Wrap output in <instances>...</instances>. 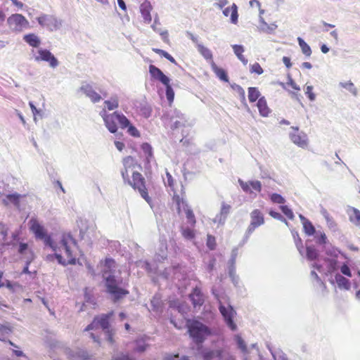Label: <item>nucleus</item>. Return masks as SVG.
<instances>
[{
    "label": "nucleus",
    "instance_id": "f257e3e1",
    "mask_svg": "<svg viewBox=\"0 0 360 360\" xmlns=\"http://www.w3.org/2000/svg\"><path fill=\"white\" fill-rule=\"evenodd\" d=\"M30 230L37 239L44 240L46 245L50 247L54 252V255L59 264L66 266L76 263L75 249L77 243L70 234H63L59 242L53 241L47 234L45 228L36 218L29 221Z\"/></svg>",
    "mask_w": 360,
    "mask_h": 360
},
{
    "label": "nucleus",
    "instance_id": "f03ea898",
    "mask_svg": "<svg viewBox=\"0 0 360 360\" xmlns=\"http://www.w3.org/2000/svg\"><path fill=\"white\" fill-rule=\"evenodd\" d=\"M123 169L121 175L124 184L131 186L134 190L138 191L141 196L148 203L152 202V199L148 195V188L144 176L139 172L134 171L136 167L141 168L136 160L132 156H127L122 159Z\"/></svg>",
    "mask_w": 360,
    "mask_h": 360
},
{
    "label": "nucleus",
    "instance_id": "7ed1b4c3",
    "mask_svg": "<svg viewBox=\"0 0 360 360\" xmlns=\"http://www.w3.org/2000/svg\"><path fill=\"white\" fill-rule=\"evenodd\" d=\"M104 269L102 271L103 276L105 280L107 292L113 296V301L115 302L127 295L129 290L120 288L117 285L115 277L112 275L107 274L112 273L115 268V261L111 258H106L103 264Z\"/></svg>",
    "mask_w": 360,
    "mask_h": 360
},
{
    "label": "nucleus",
    "instance_id": "20e7f679",
    "mask_svg": "<svg viewBox=\"0 0 360 360\" xmlns=\"http://www.w3.org/2000/svg\"><path fill=\"white\" fill-rule=\"evenodd\" d=\"M186 326L190 338L197 345H202L208 337L212 335V330L200 321L188 319Z\"/></svg>",
    "mask_w": 360,
    "mask_h": 360
},
{
    "label": "nucleus",
    "instance_id": "39448f33",
    "mask_svg": "<svg viewBox=\"0 0 360 360\" xmlns=\"http://www.w3.org/2000/svg\"><path fill=\"white\" fill-rule=\"evenodd\" d=\"M101 115L103 119L105 127L110 132L114 134L117 131L118 123L122 129H126L129 124V120L127 117L122 113L114 112L110 114H108L105 109L101 112Z\"/></svg>",
    "mask_w": 360,
    "mask_h": 360
},
{
    "label": "nucleus",
    "instance_id": "423d86ee",
    "mask_svg": "<svg viewBox=\"0 0 360 360\" xmlns=\"http://www.w3.org/2000/svg\"><path fill=\"white\" fill-rule=\"evenodd\" d=\"M9 27L15 31L21 32L28 25L27 20L21 14L11 15L7 20Z\"/></svg>",
    "mask_w": 360,
    "mask_h": 360
},
{
    "label": "nucleus",
    "instance_id": "0eeeda50",
    "mask_svg": "<svg viewBox=\"0 0 360 360\" xmlns=\"http://www.w3.org/2000/svg\"><path fill=\"white\" fill-rule=\"evenodd\" d=\"M251 221L246 231V236L249 237L256 228L264 224L263 213L258 209H255L250 213Z\"/></svg>",
    "mask_w": 360,
    "mask_h": 360
},
{
    "label": "nucleus",
    "instance_id": "6e6552de",
    "mask_svg": "<svg viewBox=\"0 0 360 360\" xmlns=\"http://www.w3.org/2000/svg\"><path fill=\"white\" fill-rule=\"evenodd\" d=\"M114 312L112 311L106 314H101L94 317L93 321L86 326V330H93L97 326H100L103 330H107L109 328V320L113 316Z\"/></svg>",
    "mask_w": 360,
    "mask_h": 360
},
{
    "label": "nucleus",
    "instance_id": "1a4fd4ad",
    "mask_svg": "<svg viewBox=\"0 0 360 360\" xmlns=\"http://www.w3.org/2000/svg\"><path fill=\"white\" fill-rule=\"evenodd\" d=\"M219 309L229 328L233 331L236 330L237 326L233 321V317L236 314V311L233 307L231 306H228L226 307L220 304Z\"/></svg>",
    "mask_w": 360,
    "mask_h": 360
},
{
    "label": "nucleus",
    "instance_id": "9d476101",
    "mask_svg": "<svg viewBox=\"0 0 360 360\" xmlns=\"http://www.w3.org/2000/svg\"><path fill=\"white\" fill-rule=\"evenodd\" d=\"M186 193L184 186L181 185V189L179 191H174L172 195V202L175 204L179 214L181 210L188 208V205L185 200Z\"/></svg>",
    "mask_w": 360,
    "mask_h": 360
},
{
    "label": "nucleus",
    "instance_id": "9b49d317",
    "mask_svg": "<svg viewBox=\"0 0 360 360\" xmlns=\"http://www.w3.org/2000/svg\"><path fill=\"white\" fill-rule=\"evenodd\" d=\"M37 21L40 25L50 31L56 30L60 25L57 18L51 15H42L37 18Z\"/></svg>",
    "mask_w": 360,
    "mask_h": 360
},
{
    "label": "nucleus",
    "instance_id": "f8f14e48",
    "mask_svg": "<svg viewBox=\"0 0 360 360\" xmlns=\"http://www.w3.org/2000/svg\"><path fill=\"white\" fill-rule=\"evenodd\" d=\"M203 357L205 360H212L213 359H217L218 360H235L233 356L223 349L206 352L204 353Z\"/></svg>",
    "mask_w": 360,
    "mask_h": 360
},
{
    "label": "nucleus",
    "instance_id": "ddd939ff",
    "mask_svg": "<svg viewBox=\"0 0 360 360\" xmlns=\"http://www.w3.org/2000/svg\"><path fill=\"white\" fill-rule=\"evenodd\" d=\"M292 129L294 130V132L290 135L291 141L301 148H306L307 146V135L300 132L297 127H292Z\"/></svg>",
    "mask_w": 360,
    "mask_h": 360
},
{
    "label": "nucleus",
    "instance_id": "4468645a",
    "mask_svg": "<svg viewBox=\"0 0 360 360\" xmlns=\"http://www.w3.org/2000/svg\"><path fill=\"white\" fill-rule=\"evenodd\" d=\"M238 183L243 191L245 193H252L253 191L259 193L262 191V184L259 181L255 180L246 182L238 179Z\"/></svg>",
    "mask_w": 360,
    "mask_h": 360
},
{
    "label": "nucleus",
    "instance_id": "2eb2a0df",
    "mask_svg": "<svg viewBox=\"0 0 360 360\" xmlns=\"http://www.w3.org/2000/svg\"><path fill=\"white\" fill-rule=\"evenodd\" d=\"M26 197V195H21L18 193L7 194L2 200V203L5 206L13 205L16 208L20 209V201L22 198Z\"/></svg>",
    "mask_w": 360,
    "mask_h": 360
},
{
    "label": "nucleus",
    "instance_id": "dca6fc26",
    "mask_svg": "<svg viewBox=\"0 0 360 360\" xmlns=\"http://www.w3.org/2000/svg\"><path fill=\"white\" fill-rule=\"evenodd\" d=\"M39 56L36 57L37 60H44L49 63L52 68H56L58 65L57 59L54 56L46 49H40L38 51Z\"/></svg>",
    "mask_w": 360,
    "mask_h": 360
},
{
    "label": "nucleus",
    "instance_id": "f3484780",
    "mask_svg": "<svg viewBox=\"0 0 360 360\" xmlns=\"http://www.w3.org/2000/svg\"><path fill=\"white\" fill-rule=\"evenodd\" d=\"M148 68L152 79L158 80L162 84H167V81L169 80V78L167 77L160 68L153 65H150Z\"/></svg>",
    "mask_w": 360,
    "mask_h": 360
},
{
    "label": "nucleus",
    "instance_id": "a211bd4d",
    "mask_svg": "<svg viewBox=\"0 0 360 360\" xmlns=\"http://www.w3.org/2000/svg\"><path fill=\"white\" fill-rule=\"evenodd\" d=\"M194 307H201L205 302V298L201 290L195 287L189 295Z\"/></svg>",
    "mask_w": 360,
    "mask_h": 360
},
{
    "label": "nucleus",
    "instance_id": "6ab92c4d",
    "mask_svg": "<svg viewBox=\"0 0 360 360\" xmlns=\"http://www.w3.org/2000/svg\"><path fill=\"white\" fill-rule=\"evenodd\" d=\"M257 107L259 110V113L262 117H266L271 112V110L268 106L264 96H262L259 98L257 103Z\"/></svg>",
    "mask_w": 360,
    "mask_h": 360
},
{
    "label": "nucleus",
    "instance_id": "aec40b11",
    "mask_svg": "<svg viewBox=\"0 0 360 360\" xmlns=\"http://www.w3.org/2000/svg\"><path fill=\"white\" fill-rule=\"evenodd\" d=\"M140 11L144 21L150 23L152 20L150 11H152V6L150 2L144 1L141 4Z\"/></svg>",
    "mask_w": 360,
    "mask_h": 360
},
{
    "label": "nucleus",
    "instance_id": "412c9836",
    "mask_svg": "<svg viewBox=\"0 0 360 360\" xmlns=\"http://www.w3.org/2000/svg\"><path fill=\"white\" fill-rule=\"evenodd\" d=\"M81 89L92 102L97 103L101 101V96L93 89L90 84L82 86Z\"/></svg>",
    "mask_w": 360,
    "mask_h": 360
},
{
    "label": "nucleus",
    "instance_id": "4be33fe9",
    "mask_svg": "<svg viewBox=\"0 0 360 360\" xmlns=\"http://www.w3.org/2000/svg\"><path fill=\"white\" fill-rule=\"evenodd\" d=\"M331 283L333 284L336 283L339 288L344 290H349L351 286L349 281L340 274H335V280L332 281Z\"/></svg>",
    "mask_w": 360,
    "mask_h": 360
},
{
    "label": "nucleus",
    "instance_id": "5701e85b",
    "mask_svg": "<svg viewBox=\"0 0 360 360\" xmlns=\"http://www.w3.org/2000/svg\"><path fill=\"white\" fill-rule=\"evenodd\" d=\"M223 13L225 16H231V21L233 24H236L238 22V8L235 4H233V5L230 7L226 8L223 11Z\"/></svg>",
    "mask_w": 360,
    "mask_h": 360
},
{
    "label": "nucleus",
    "instance_id": "b1692460",
    "mask_svg": "<svg viewBox=\"0 0 360 360\" xmlns=\"http://www.w3.org/2000/svg\"><path fill=\"white\" fill-rule=\"evenodd\" d=\"M18 253L22 255H24L27 259H34L33 251L29 248L27 243H20L18 247Z\"/></svg>",
    "mask_w": 360,
    "mask_h": 360
},
{
    "label": "nucleus",
    "instance_id": "393cba45",
    "mask_svg": "<svg viewBox=\"0 0 360 360\" xmlns=\"http://www.w3.org/2000/svg\"><path fill=\"white\" fill-rule=\"evenodd\" d=\"M300 218L302 220L303 229L306 235L309 236H313L315 233L316 230L312 223L302 215H300Z\"/></svg>",
    "mask_w": 360,
    "mask_h": 360
},
{
    "label": "nucleus",
    "instance_id": "a878e982",
    "mask_svg": "<svg viewBox=\"0 0 360 360\" xmlns=\"http://www.w3.org/2000/svg\"><path fill=\"white\" fill-rule=\"evenodd\" d=\"M211 66L213 72L221 80L226 82H229V77L226 72L224 69L219 68L213 61Z\"/></svg>",
    "mask_w": 360,
    "mask_h": 360
},
{
    "label": "nucleus",
    "instance_id": "bb28decb",
    "mask_svg": "<svg viewBox=\"0 0 360 360\" xmlns=\"http://www.w3.org/2000/svg\"><path fill=\"white\" fill-rule=\"evenodd\" d=\"M349 220L352 223L360 227V211L354 207H352L349 212Z\"/></svg>",
    "mask_w": 360,
    "mask_h": 360
},
{
    "label": "nucleus",
    "instance_id": "cd10ccee",
    "mask_svg": "<svg viewBox=\"0 0 360 360\" xmlns=\"http://www.w3.org/2000/svg\"><path fill=\"white\" fill-rule=\"evenodd\" d=\"M104 105L105 110H113L119 107V99L117 96H112L109 100L104 101Z\"/></svg>",
    "mask_w": 360,
    "mask_h": 360
},
{
    "label": "nucleus",
    "instance_id": "c85d7f7f",
    "mask_svg": "<svg viewBox=\"0 0 360 360\" xmlns=\"http://www.w3.org/2000/svg\"><path fill=\"white\" fill-rule=\"evenodd\" d=\"M23 39L30 46L32 47H38L40 44V40L34 34H28L24 36Z\"/></svg>",
    "mask_w": 360,
    "mask_h": 360
},
{
    "label": "nucleus",
    "instance_id": "c756f323",
    "mask_svg": "<svg viewBox=\"0 0 360 360\" xmlns=\"http://www.w3.org/2000/svg\"><path fill=\"white\" fill-rule=\"evenodd\" d=\"M326 264V271L328 274H332L338 270V260L333 258H326L324 259Z\"/></svg>",
    "mask_w": 360,
    "mask_h": 360
},
{
    "label": "nucleus",
    "instance_id": "7c9ffc66",
    "mask_svg": "<svg viewBox=\"0 0 360 360\" xmlns=\"http://www.w3.org/2000/svg\"><path fill=\"white\" fill-rule=\"evenodd\" d=\"M261 97V94L257 87L248 88V100L250 103H254Z\"/></svg>",
    "mask_w": 360,
    "mask_h": 360
},
{
    "label": "nucleus",
    "instance_id": "2f4dec72",
    "mask_svg": "<svg viewBox=\"0 0 360 360\" xmlns=\"http://www.w3.org/2000/svg\"><path fill=\"white\" fill-rule=\"evenodd\" d=\"M233 49L234 53L236 55L238 58L244 64L246 65L248 63V59L244 57L243 53L244 52V48L241 45H233Z\"/></svg>",
    "mask_w": 360,
    "mask_h": 360
},
{
    "label": "nucleus",
    "instance_id": "473e14b6",
    "mask_svg": "<svg viewBox=\"0 0 360 360\" xmlns=\"http://www.w3.org/2000/svg\"><path fill=\"white\" fill-rule=\"evenodd\" d=\"M197 49L199 53L206 59V60H212V51L202 44H197Z\"/></svg>",
    "mask_w": 360,
    "mask_h": 360
},
{
    "label": "nucleus",
    "instance_id": "72a5a7b5",
    "mask_svg": "<svg viewBox=\"0 0 360 360\" xmlns=\"http://www.w3.org/2000/svg\"><path fill=\"white\" fill-rule=\"evenodd\" d=\"M297 41L303 54L307 57L310 56L312 53L310 46L301 37H297Z\"/></svg>",
    "mask_w": 360,
    "mask_h": 360
},
{
    "label": "nucleus",
    "instance_id": "f704fd0d",
    "mask_svg": "<svg viewBox=\"0 0 360 360\" xmlns=\"http://www.w3.org/2000/svg\"><path fill=\"white\" fill-rule=\"evenodd\" d=\"M152 51L153 52H155V53H158L159 54L160 56H162V57H165V58H167L169 61H170L171 63H174V64H176V60L174 58L173 56H172L169 53H168L167 51H164V50H162V49H158V48H153L152 49Z\"/></svg>",
    "mask_w": 360,
    "mask_h": 360
},
{
    "label": "nucleus",
    "instance_id": "c9c22d12",
    "mask_svg": "<svg viewBox=\"0 0 360 360\" xmlns=\"http://www.w3.org/2000/svg\"><path fill=\"white\" fill-rule=\"evenodd\" d=\"M340 86L344 89L348 90L350 93H352L354 96L357 95V89L354 86V84L351 81L340 82Z\"/></svg>",
    "mask_w": 360,
    "mask_h": 360
},
{
    "label": "nucleus",
    "instance_id": "e433bc0d",
    "mask_svg": "<svg viewBox=\"0 0 360 360\" xmlns=\"http://www.w3.org/2000/svg\"><path fill=\"white\" fill-rule=\"evenodd\" d=\"M319 256L318 251L312 246L307 248V257L309 260L313 261L317 259Z\"/></svg>",
    "mask_w": 360,
    "mask_h": 360
},
{
    "label": "nucleus",
    "instance_id": "4c0bfd02",
    "mask_svg": "<svg viewBox=\"0 0 360 360\" xmlns=\"http://www.w3.org/2000/svg\"><path fill=\"white\" fill-rule=\"evenodd\" d=\"M184 212H185V214L186 216V219L188 220V223L191 226H194L196 224V219H195V217L193 210L188 207V208H186L184 210Z\"/></svg>",
    "mask_w": 360,
    "mask_h": 360
},
{
    "label": "nucleus",
    "instance_id": "58836bf2",
    "mask_svg": "<svg viewBox=\"0 0 360 360\" xmlns=\"http://www.w3.org/2000/svg\"><path fill=\"white\" fill-rule=\"evenodd\" d=\"M170 79L167 81V84H163L166 88V96L167 99L169 103H172L174 101V92L169 84Z\"/></svg>",
    "mask_w": 360,
    "mask_h": 360
},
{
    "label": "nucleus",
    "instance_id": "ea45409f",
    "mask_svg": "<svg viewBox=\"0 0 360 360\" xmlns=\"http://www.w3.org/2000/svg\"><path fill=\"white\" fill-rule=\"evenodd\" d=\"M148 347V345L146 343L143 339H139L136 340V347L134 349L135 352H143Z\"/></svg>",
    "mask_w": 360,
    "mask_h": 360
},
{
    "label": "nucleus",
    "instance_id": "a19ab883",
    "mask_svg": "<svg viewBox=\"0 0 360 360\" xmlns=\"http://www.w3.org/2000/svg\"><path fill=\"white\" fill-rule=\"evenodd\" d=\"M141 149L145 153L148 161H149V159L153 157V149L151 146L148 143H143L141 145Z\"/></svg>",
    "mask_w": 360,
    "mask_h": 360
},
{
    "label": "nucleus",
    "instance_id": "79ce46f5",
    "mask_svg": "<svg viewBox=\"0 0 360 360\" xmlns=\"http://www.w3.org/2000/svg\"><path fill=\"white\" fill-rule=\"evenodd\" d=\"M280 209L282 211V212L289 219H294V214L292 211V210L287 205H281L280 206Z\"/></svg>",
    "mask_w": 360,
    "mask_h": 360
},
{
    "label": "nucleus",
    "instance_id": "37998d69",
    "mask_svg": "<svg viewBox=\"0 0 360 360\" xmlns=\"http://www.w3.org/2000/svg\"><path fill=\"white\" fill-rule=\"evenodd\" d=\"M206 244L210 250H214L217 246L215 237L212 235H207Z\"/></svg>",
    "mask_w": 360,
    "mask_h": 360
},
{
    "label": "nucleus",
    "instance_id": "c03bdc74",
    "mask_svg": "<svg viewBox=\"0 0 360 360\" xmlns=\"http://www.w3.org/2000/svg\"><path fill=\"white\" fill-rule=\"evenodd\" d=\"M127 132L134 137H139L141 136L139 130L132 124H130L129 121V124L127 126Z\"/></svg>",
    "mask_w": 360,
    "mask_h": 360
},
{
    "label": "nucleus",
    "instance_id": "a18cd8bd",
    "mask_svg": "<svg viewBox=\"0 0 360 360\" xmlns=\"http://www.w3.org/2000/svg\"><path fill=\"white\" fill-rule=\"evenodd\" d=\"M250 70L252 73H256L257 75H262L264 70L261 65L258 63H255L250 65Z\"/></svg>",
    "mask_w": 360,
    "mask_h": 360
},
{
    "label": "nucleus",
    "instance_id": "49530a36",
    "mask_svg": "<svg viewBox=\"0 0 360 360\" xmlns=\"http://www.w3.org/2000/svg\"><path fill=\"white\" fill-rule=\"evenodd\" d=\"M270 198L273 202L278 204H283L285 201L284 198L278 193H273Z\"/></svg>",
    "mask_w": 360,
    "mask_h": 360
},
{
    "label": "nucleus",
    "instance_id": "de8ad7c7",
    "mask_svg": "<svg viewBox=\"0 0 360 360\" xmlns=\"http://www.w3.org/2000/svg\"><path fill=\"white\" fill-rule=\"evenodd\" d=\"M182 236L186 239H193L195 237L194 231L191 229H184L181 231Z\"/></svg>",
    "mask_w": 360,
    "mask_h": 360
},
{
    "label": "nucleus",
    "instance_id": "09e8293b",
    "mask_svg": "<svg viewBox=\"0 0 360 360\" xmlns=\"http://www.w3.org/2000/svg\"><path fill=\"white\" fill-rule=\"evenodd\" d=\"M166 176H167V186L171 188V190L174 192L176 191L174 189V180L171 175V174L168 172H166Z\"/></svg>",
    "mask_w": 360,
    "mask_h": 360
},
{
    "label": "nucleus",
    "instance_id": "8fccbe9b",
    "mask_svg": "<svg viewBox=\"0 0 360 360\" xmlns=\"http://www.w3.org/2000/svg\"><path fill=\"white\" fill-rule=\"evenodd\" d=\"M305 94L310 101H314L316 98L315 94L313 93V86H307Z\"/></svg>",
    "mask_w": 360,
    "mask_h": 360
},
{
    "label": "nucleus",
    "instance_id": "3c124183",
    "mask_svg": "<svg viewBox=\"0 0 360 360\" xmlns=\"http://www.w3.org/2000/svg\"><path fill=\"white\" fill-rule=\"evenodd\" d=\"M292 236H293V238L295 240V243L297 248L298 249L302 248V241L301 238L299 236V234L297 233V232L293 233Z\"/></svg>",
    "mask_w": 360,
    "mask_h": 360
},
{
    "label": "nucleus",
    "instance_id": "603ef678",
    "mask_svg": "<svg viewBox=\"0 0 360 360\" xmlns=\"http://www.w3.org/2000/svg\"><path fill=\"white\" fill-rule=\"evenodd\" d=\"M340 271L342 274H344L348 277H352V273H351L350 269L347 264H344L341 266Z\"/></svg>",
    "mask_w": 360,
    "mask_h": 360
},
{
    "label": "nucleus",
    "instance_id": "864d4df0",
    "mask_svg": "<svg viewBox=\"0 0 360 360\" xmlns=\"http://www.w3.org/2000/svg\"><path fill=\"white\" fill-rule=\"evenodd\" d=\"M11 332V328L5 325H0V335H4Z\"/></svg>",
    "mask_w": 360,
    "mask_h": 360
},
{
    "label": "nucleus",
    "instance_id": "5fc2aeb1",
    "mask_svg": "<svg viewBox=\"0 0 360 360\" xmlns=\"http://www.w3.org/2000/svg\"><path fill=\"white\" fill-rule=\"evenodd\" d=\"M269 215L271 217H272L273 218H274V219H279V220H284L287 223L286 220L285 219H283L282 215L280 213L271 210L269 212Z\"/></svg>",
    "mask_w": 360,
    "mask_h": 360
},
{
    "label": "nucleus",
    "instance_id": "6e6d98bb",
    "mask_svg": "<svg viewBox=\"0 0 360 360\" xmlns=\"http://www.w3.org/2000/svg\"><path fill=\"white\" fill-rule=\"evenodd\" d=\"M287 84L291 86L295 91L300 90L299 86L295 82V81L290 77H289Z\"/></svg>",
    "mask_w": 360,
    "mask_h": 360
},
{
    "label": "nucleus",
    "instance_id": "4d7b16f0",
    "mask_svg": "<svg viewBox=\"0 0 360 360\" xmlns=\"http://www.w3.org/2000/svg\"><path fill=\"white\" fill-rule=\"evenodd\" d=\"M0 236L4 239L7 236V230L5 229L4 225L0 223Z\"/></svg>",
    "mask_w": 360,
    "mask_h": 360
},
{
    "label": "nucleus",
    "instance_id": "13d9d810",
    "mask_svg": "<svg viewBox=\"0 0 360 360\" xmlns=\"http://www.w3.org/2000/svg\"><path fill=\"white\" fill-rule=\"evenodd\" d=\"M236 89L238 91V93L241 96L243 100L245 99V94L244 89L239 85L236 86Z\"/></svg>",
    "mask_w": 360,
    "mask_h": 360
},
{
    "label": "nucleus",
    "instance_id": "bf43d9fd",
    "mask_svg": "<svg viewBox=\"0 0 360 360\" xmlns=\"http://www.w3.org/2000/svg\"><path fill=\"white\" fill-rule=\"evenodd\" d=\"M33 259H27V262H26V265L23 268V270H22V274H30V271H29V265L32 262Z\"/></svg>",
    "mask_w": 360,
    "mask_h": 360
},
{
    "label": "nucleus",
    "instance_id": "052dcab7",
    "mask_svg": "<svg viewBox=\"0 0 360 360\" xmlns=\"http://www.w3.org/2000/svg\"><path fill=\"white\" fill-rule=\"evenodd\" d=\"M115 145L119 151H122L124 148V143L119 141H115Z\"/></svg>",
    "mask_w": 360,
    "mask_h": 360
},
{
    "label": "nucleus",
    "instance_id": "680f3d73",
    "mask_svg": "<svg viewBox=\"0 0 360 360\" xmlns=\"http://www.w3.org/2000/svg\"><path fill=\"white\" fill-rule=\"evenodd\" d=\"M283 62L288 68H290L292 66L290 58L287 56H284L283 58Z\"/></svg>",
    "mask_w": 360,
    "mask_h": 360
},
{
    "label": "nucleus",
    "instance_id": "e2e57ef3",
    "mask_svg": "<svg viewBox=\"0 0 360 360\" xmlns=\"http://www.w3.org/2000/svg\"><path fill=\"white\" fill-rule=\"evenodd\" d=\"M228 4L227 0H217V2L216 3V5L219 8H222L224 6H225Z\"/></svg>",
    "mask_w": 360,
    "mask_h": 360
},
{
    "label": "nucleus",
    "instance_id": "0e129e2a",
    "mask_svg": "<svg viewBox=\"0 0 360 360\" xmlns=\"http://www.w3.org/2000/svg\"><path fill=\"white\" fill-rule=\"evenodd\" d=\"M179 354H167L164 359L165 360H175L176 359H179Z\"/></svg>",
    "mask_w": 360,
    "mask_h": 360
},
{
    "label": "nucleus",
    "instance_id": "69168bd1",
    "mask_svg": "<svg viewBox=\"0 0 360 360\" xmlns=\"http://www.w3.org/2000/svg\"><path fill=\"white\" fill-rule=\"evenodd\" d=\"M160 35L162 36V39L165 42H166L167 44L169 42L168 33L167 31L161 32Z\"/></svg>",
    "mask_w": 360,
    "mask_h": 360
},
{
    "label": "nucleus",
    "instance_id": "338daca9",
    "mask_svg": "<svg viewBox=\"0 0 360 360\" xmlns=\"http://www.w3.org/2000/svg\"><path fill=\"white\" fill-rule=\"evenodd\" d=\"M326 236L324 233H321L320 238H319V243L325 244L326 243Z\"/></svg>",
    "mask_w": 360,
    "mask_h": 360
},
{
    "label": "nucleus",
    "instance_id": "774afa93",
    "mask_svg": "<svg viewBox=\"0 0 360 360\" xmlns=\"http://www.w3.org/2000/svg\"><path fill=\"white\" fill-rule=\"evenodd\" d=\"M250 5L251 7L260 8V6H261V4H260L259 1H257V0H251L250 1Z\"/></svg>",
    "mask_w": 360,
    "mask_h": 360
}]
</instances>
